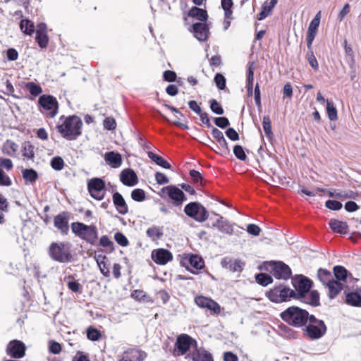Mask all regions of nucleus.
I'll return each instance as SVG.
<instances>
[{
  "mask_svg": "<svg viewBox=\"0 0 361 361\" xmlns=\"http://www.w3.org/2000/svg\"><path fill=\"white\" fill-rule=\"evenodd\" d=\"M266 269L269 271L275 279L279 280H288L291 278L292 271L288 265L281 261H270L266 263Z\"/></svg>",
  "mask_w": 361,
  "mask_h": 361,
  "instance_id": "obj_9",
  "label": "nucleus"
},
{
  "mask_svg": "<svg viewBox=\"0 0 361 361\" xmlns=\"http://www.w3.org/2000/svg\"><path fill=\"white\" fill-rule=\"evenodd\" d=\"M22 176L26 183L32 184L38 179V173L33 169H25L22 171Z\"/></svg>",
  "mask_w": 361,
  "mask_h": 361,
  "instance_id": "obj_35",
  "label": "nucleus"
},
{
  "mask_svg": "<svg viewBox=\"0 0 361 361\" xmlns=\"http://www.w3.org/2000/svg\"><path fill=\"white\" fill-rule=\"evenodd\" d=\"M197 346V341L188 334L178 336L175 343V349L177 350L178 355H187L190 348L195 349Z\"/></svg>",
  "mask_w": 361,
  "mask_h": 361,
  "instance_id": "obj_12",
  "label": "nucleus"
},
{
  "mask_svg": "<svg viewBox=\"0 0 361 361\" xmlns=\"http://www.w3.org/2000/svg\"><path fill=\"white\" fill-rule=\"evenodd\" d=\"M71 231L75 236L90 245H94L98 239V230L95 225H86L75 221L71 224Z\"/></svg>",
  "mask_w": 361,
  "mask_h": 361,
  "instance_id": "obj_4",
  "label": "nucleus"
},
{
  "mask_svg": "<svg viewBox=\"0 0 361 361\" xmlns=\"http://www.w3.org/2000/svg\"><path fill=\"white\" fill-rule=\"evenodd\" d=\"M146 235L152 241H155L159 240L163 236L164 233L161 227L152 226L147 230Z\"/></svg>",
  "mask_w": 361,
  "mask_h": 361,
  "instance_id": "obj_34",
  "label": "nucleus"
},
{
  "mask_svg": "<svg viewBox=\"0 0 361 361\" xmlns=\"http://www.w3.org/2000/svg\"><path fill=\"white\" fill-rule=\"evenodd\" d=\"M209 107L211 111L217 115H222L224 113L222 106L214 99L209 100Z\"/></svg>",
  "mask_w": 361,
  "mask_h": 361,
  "instance_id": "obj_53",
  "label": "nucleus"
},
{
  "mask_svg": "<svg viewBox=\"0 0 361 361\" xmlns=\"http://www.w3.org/2000/svg\"><path fill=\"white\" fill-rule=\"evenodd\" d=\"M12 185L11 178L0 169V186L9 187Z\"/></svg>",
  "mask_w": 361,
  "mask_h": 361,
  "instance_id": "obj_59",
  "label": "nucleus"
},
{
  "mask_svg": "<svg viewBox=\"0 0 361 361\" xmlns=\"http://www.w3.org/2000/svg\"><path fill=\"white\" fill-rule=\"evenodd\" d=\"M112 199L113 203L120 214L125 215L128 212V205L121 193L115 192L112 195Z\"/></svg>",
  "mask_w": 361,
  "mask_h": 361,
  "instance_id": "obj_25",
  "label": "nucleus"
},
{
  "mask_svg": "<svg viewBox=\"0 0 361 361\" xmlns=\"http://www.w3.org/2000/svg\"><path fill=\"white\" fill-rule=\"evenodd\" d=\"M24 87L29 91L30 94L33 97H37L42 92V87L34 82H25Z\"/></svg>",
  "mask_w": 361,
  "mask_h": 361,
  "instance_id": "obj_42",
  "label": "nucleus"
},
{
  "mask_svg": "<svg viewBox=\"0 0 361 361\" xmlns=\"http://www.w3.org/2000/svg\"><path fill=\"white\" fill-rule=\"evenodd\" d=\"M172 201V204L174 207H180L184 202L187 200V197L184 192L178 187L174 185H170L163 187L158 195L162 199L166 198V195Z\"/></svg>",
  "mask_w": 361,
  "mask_h": 361,
  "instance_id": "obj_8",
  "label": "nucleus"
},
{
  "mask_svg": "<svg viewBox=\"0 0 361 361\" xmlns=\"http://www.w3.org/2000/svg\"><path fill=\"white\" fill-rule=\"evenodd\" d=\"M315 24H317L316 21L314 23H310L308 27L306 38L307 49L312 47V42L317 34V28L319 26L315 25Z\"/></svg>",
  "mask_w": 361,
  "mask_h": 361,
  "instance_id": "obj_37",
  "label": "nucleus"
},
{
  "mask_svg": "<svg viewBox=\"0 0 361 361\" xmlns=\"http://www.w3.org/2000/svg\"><path fill=\"white\" fill-rule=\"evenodd\" d=\"M146 357L147 354L144 351L133 348L125 351L119 361H133V360H136V361H143Z\"/></svg>",
  "mask_w": 361,
  "mask_h": 361,
  "instance_id": "obj_22",
  "label": "nucleus"
},
{
  "mask_svg": "<svg viewBox=\"0 0 361 361\" xmlns=\"http://www.w3.org/2000/svg\"><path fill=\"white\" fill-rule=\"evenodd\" d=\"M212 227L216 228L220 232L225 234L232 235L233 233V225L221 216L213 223Z\"/></svg>",
  "mask_w": 361,
  "mask_h": 361,
  "instance_id": "obj_23",
  "label": "nucleus"
},
{
  "mask_svg": "<svg viewBox=\"0 0 361 361\" xmlns=\"http://www.w3.org/2000/svg\"><path fill=\"white\" fill-rule=\"evenodd\" d=\"M152 258L156 264L164 265L173 259V255L166 249L159 248L152 252Z\"/></svg>",
  "mask_w": 361,
  "mask_h": 361,
  "instance_id": "obj_17",
  "label": "nucleus"
},
{
  "mask_svg": "<svg viewBox=\"0 0 361 361\" xmlns=\"http://www.w3.org/2000/svg\"><path fill=\"white\" fill-rule=\"evenodd\" d=\"M180 264L187 270H189L191 273L195 274H197L199 270L204 268V262L199 255L189 253L183 255L180 261Z\"/></svg>",
  "mask_w": 361,
  "mask_h": 361,
  "instance_id": "obj_11",
  "label": "nucleus"
},
{
  "mask_svg": "<svg viewBox=\"0 0 361 361\" xmlns=\"http://www.w3.org/2000/svg\"><path fill=\"white\" fill-rule=\"evenodd\" d=\"M328 288V296L330 299H334L338 293L343 290V285L341 282L334 279L329 284L326 286Z\"/></svg>",
  "mask_w": 361,
  "mask_h": 361,
  "instance_id": "obj_29",
  "label": "nucleus"
},
{
  "mask_svg": "<svg viewBox=\"0 0 361 361\" xmlns=\"http://www.w3.org/2000/svg\"><path fill=\"white\" fill-rule=\"evenodd\" d=\"M295 300H299L305 304L310 305L314 307H319L321 305L319 293L317 290H310V291L307 295H305L304 298L302 299Z\"/></svg>",
  "mask_w": 361,
  "mask_h": 361,
  "instance_id": "obj_24",
  "label": "nucleus"
},
{
  "mask_svg": "<svg viewBox=\"0 0 361 361\" xmlns=\"http://www.w3.org/2000/svg\"><path fill=\"white\" fill-rule=\"evenodd\" d=\"M185 358L191 361H214L212 353L204 348H198V345L188 353Z\"/></svg>",
  "mask_w": 361,
  "mask_h": 361,
  "instance_id": "obj_16",
  "label": "nucleus"
},
{
  "mask_svg": "<svg viewBox=\"0 0 361 361\" xmlns=\"http://www.w3.org/2000/svg\"><path fill=\"white\" fill-rule=\"evenodd\" d=\"M104 128L108 130H113L116 127V123L114 118L111 117L106 118L103 121Z\"/></svg>",
  "mask_w": 361,
  "mask_h": 361,
  "instance_id": "obj_61",
  "label": "nucleus"
},
{
  "mask_svg": "<svg viewBox=\"0 0 361 361\" xmlns=\"http://www.w3.org/2000/svg\"><path fill=\"white\" fill-rule=\"evenodd\" d=\"M35 41L41 49L47 48L49 43V37L47 35V33L36 35Z\"/></svg>",
  "mask_w": 361,
  "mask_h": 361,
  "instance_id": "obj_49",
  "label": "nucleus"
},
{
  "mask_svg": "<svg viewBox=\"0 0 361 361\" xmlns=\"http://www.w3.org/2000/svg\"><path fill=\"white\" fill-rule=\"evenodd\" d=\"M325 206L326 208H328L331 210L338 211L342 208L343 204L341 202H339L338 200H329L326 201Z\"/></svg>",
  "mask_w": 361,
  "mask_h": 361,
  "instance_id": "obj_58",
  "label": "nucleus"
},
{
  "mask_svg": "<svg viewBox=\"0 0 361 361\" xmlns=\"http://www.w3.org/2000/svg\"><path fill=\"white\" fill-rule=\"evenodd\" d=\"M311 314L305 309L298 306H290L281 312V319L288 326L302 328L308 322Z\"/></svg>",
  "mask_w": 361,
  "mask_h": 361,
  "instance_id": "obj_1",
  "label": "nucleus"
},
{
  "mask_svg": "<svg viewBox=\"0 0 361 361\" xmlns=\"http://www.w3.org/2000/svg\"><path fill=\"white\" fill-rule=\"evenodd\" d=\"M305 59H307L308 63L314 71H317L319 70V63L314 54L312 47H311L310 49H307Z\"/></svg>",
  "mask_w": 361,
  "mask_h": 361,
  "instance_id": "obj_44",
  "label": "nucleus"
},
{
  "mask_svg": "<svg viewBox=\"0 0 361 361\" xmlns=\"http://www.w3.org/2000/svg\"><path fill=\"white\" fill-rule=\"evenodd\" d=\"M34 146L30 142H24L22 145V155L27 159L35 157Z\"/></svg>",
  "mask_w": 361,
  "mask_h": 361,
  "instance_id": "obj_41",
  "label": "nucleus"
},
{
  "mask_svg": "<svg viewBox=\"0 0 361 361\" xmlns=\"http://www.w3.org/2000/svg\"><path fill=\"white\" fill-rule=\"evenodd\" d=\"M104 159L106 164L114 169L120 167L122 164L121 154L114 151L106 152L104 155Z\"/></svg>",
  "mask_w": 361,
  "mask_h": 361,
  "instance_id": "obj_26",
  "label": "nucleus"
},
{
  "mask_svg": "<svg viewBox=\"0 0 361 361\" xmlns=\"http://www.w3.org/2000/svg\"><path fill=\"white\" fill-rule=\"evenodd\" d=\"M353 192L350 191L348 192H337L336 190L334 191H328V195L331 197H337L339 199H346V198H353Z\"/></svg>",
  "mask_w": 361,
  "mask_h": 361,
  "instance_id": "obj_54",
  "label": "nucleus"
},
{
  "mask_svg": "<svg viewBox=\"0 0 361 361\" xmlns=\"http://www.w3.org/2000/svg\"><path fill=\"white\" fill-rule=\"evenodd\" d=\"M334 275L336 281H345L348 275V271L343 266L336 265L333 268Z\"/></svg>",
  "mask_w": 361,
  "mask_h": 361,
  "instance_id": "obj_36",
  "label": "nucleus"
},
{
  "mask_svg": "<svg viewBox=\"0 0 361 361\" xmlns=\"http://www.w3.org/2000/svg\"><path fill=\"white\" fill-rule=\"evenodd\" d=\"M99 245L103 247L109 248L110 252L114 250V244L106 235L101 236L99 241Z\"/></svg>",
  "mask_w": 361,
  "mask_h": 361,
  "instance_id": "obj_48",
  "label": "nucleus"
},
{
  "mask_svg": "<svg viewBox=\"0 0 361 361\" xmlns=\"http://www.w3.org/2000/svg\"><path fill=\"white\" fill-rule=\"evenodd\" d=\"M265 295L274 303L286 302L294 300L293 289L283 283H280L267 291Z\"/></svg>",
  "mask_w": 361,
  "mask_h": 361,
  "instance_id": "obj_6",
  "label": "nucleus"
},
{
  "mask_svg": "<svg viewBox=\"0 0 361 361\" xmlns=\"http://www.w3.org/2000/svg\"><path fill=\"white\" fill-rule=\"evenodd\" d=\"M114 239L116 242L122 247H126L129 244V241L126 236L121 232H116L114 234Z\"/></svg>",
  "mask_w": 361,
  "mask_h": 361,
  "instance_id": "obj_57",
  "label": "nucleus"
},
{
  "mask_svg": "<svg viewBox=\"0 0 361 361\" xmlns=\"http://www.w3.org/2000/svg\"><path fill=\"white\" fill-rule=\"evenodd\" d=\"M291 284L294 300L302 299L307 295L313 286V281L302 274H296L291 277Z\"/></svg>",
  "mask_w": 361,
  "mask_h": 361,
  "instance_id": "obj_7",
  "label": "nucleus"
},
{
  "mask_svg": "<svg viewBox=\"0 0 361 361\" xmlns=\"http://www.w3.org/2000/svg\"><path fill=\"white\" fill-rule=\"evenodd\" d=\"M233 154L235 157L240 161H245L247 155L241 145H236L233 147Z\"/></svg>",
  "mask_w": 361,
  "mask_h": 361,
  "instance_id": "obj_56",
  "label": "nucleus"
},
{
  "mask_svg": "<svg viewBox=\"0 0 361 361\" xmlns=\"http://www.w3.org/2000/svg\"><path fill=\"white\" fill-rule=\"evenodd\" d=\"M71 247L69 242H52L49 247L48 254L55 262L69 263L73 260Z\"/></svg>",
  "mask_w": 361,
  "mask_h": 361,
  "instance_id": "obj_2",
  "label": "nucleus"
},
{
  "mask_svg": "<svg viewBox=\"0 0 361 361\" xmlns=\"http://www.w3.org/2000/svg\"><path fill=\"white\" fill-rule=\"evenodd\" d=\"M50 164L55 171H61L64 167V161L61 157L56 156L51 159Z\"/></svg>",
  "mask_w": 361,
  "mask_h": 361,
  "instance_id": "obj_52",
  "label": "nucleus"
},
{
  "mask_svg": "<svg viewBox=\"0 0 361 361\" xmlns=\"http://www.w3.org/2000/svg\"><path fill=\"white\" fill-rule=\"evenodd\" d=\"M262 126L266 135L268 137L271 138L273 137V133L269 116L267 115L263 117Z\"/></svg>",
  "mask_w": 361,
  "mask_h": 361,
  "instance_id": "obj_47",
  "label": "nucleus"
},
{
  "mask_svg": "<svg viewBox=\"0 0 361 361\" xmlns=\"http://www.w3.org/2000/svg\"><path fill=\"white\" fill-rule=\"evenodd\" d=\"M176 73L173 71L167 70L163 73V78L167 82H175L176 80Z\"/></svg>",
  "mask_w": 361,
  "mask_h": 361,
  "instance_id": "obj_64",
  "label": "nucleus"
},
{
  "mask_svg": "<svg viewBox=\"0 0 361 361\" xmlns=\"http://www.w3.org/2000/svg\"><path fill=\"white\" fill-rule=\"evenodd\" d=\"M317 277L319 281L325 286L334 280L331 271L323 268H319L317 270Z\"/></svg>",
  "mask_w": 361,
  "mask_h": 361,
  "instance_id": "obj_32",
  "label": "nucleus"
},
{
  "mask_svg": "<svg viewBox=\"0 0 361 361\" xmlns=\"http://www.w3.org/2000/svg\"><path fill=\"white\" fill-rule=\"evenodd\" d=\"M3 152L10 157H14L18 149V145L13 141L7 140L3 145Z\"/></svg>",
  "mask_w": 361,
  "mask_h": 361,
  "instance_id": "obj_39",
  "label": "nucleus"
},
{
  "mask_svg": "<svg viewBox=\"0 0 361 361\" xmlns=\"http://www.w3.org/2000/svg\"><path fill=\"white\" fill-rule=\"evenodd\" d=\"M221 265L223 268L231 272H241L245 266V263L241 259L233 260L232 258L229 257H225L221 259Z\"/></svg>",
  "mask_w": 361,
  "mask_h": 361,
  "instance_id": "obj_18",
  "label": "nucleus"
},
{
  "mask_svg": "<svg viewBox=\"0 0 361 361\" xmlns=\"http://www.w3.org/2000/svg\"><path fill=\"white\" fill-rule=\"evenodd\" d=\"M214 122L216 126L222 129L227 128L230 125L229 120L224 116L214 118Z\"/></svg>",
  "mask_w": 361,
  "mask_h": 361,
  "instance_id": "obj_60",
  "label": "nucleus"
},
{
  "mask_svg": "<svg viewBox=\"0 0 361 361\" xmlns=\"http://www.w3.org/2000/svg\"><path fill=\"white\" fill-rule=\"evenodd\" d=\"M326 331L327 327L324 322L313 314H311L308 322L302 327L303 335L312 341L320 339Z\"/></svg>",
  "mask_w": 361,
  "mask_h": 361,
  "instance_id": "obj_5",
  "label": "nucleus"
},
{
  "mask_svg": "<svg viewBox=\"0 0 361 361\" xmlns=\"http://www.w3.org/2000/svg\"><path fill=\"white\" fill-rule=\"evenodd\" d=\"M86 333L87 339L92 341H99L102 336L100 331L93 326H89Z\"/></svg>",
  "mask_w": 361,
  "mask_h": 361,
  "instance_id": "obj_46",
  "label": "nucleus"
},
{
  "mask_svg": "<svg viewBox=\"0 0 361 361\" xmlns=\"http://www.w3.org/2000/svg\"><path fill=\"white\" fill-rule=\"evenodd\" d=\"M214 80L219 90H224L226 88V80L223 74L220 73H216L214 76Z\"/></svg>",
  "mask_w": 361,
  "mask_h": 361,
  "instance_id": "obj_50",
  "label": "nucleus"
},
{
  "mask_svg": "<svg viewBox=\"0 0 361 361\" xmlns=\"http://www.w3.org/2000/svg\"><path fill=\"white\" fill-rule=\"evenodd\" d=\"M20 28L25 35L31 36L35 32L34 23L29 19H23L20 22Z\"/></svg>",
  "mask_w": 361,
  "mask_h": 361,
  "instance_id": "obj_38",
  "label": "nucleus"
},
{
  "mask_svg": "<svg viewBox=\"0 0 361 361\" xmlns=\"http://www.w3.org/2000/svg\"><path fill=\"white\" fill-rule=\"evenodd\" d=\"M212 135L214 137V138L216 140V141L218 142V143L219 144L221 147L223 148L224 149H225L226 152H228L229 149H228V142H227L226 140L225 139V137L223 135V133L221 130H219V129H217L214 127H212Z\"/></svg>",
  "mask_w": 361,
  "mask_h": 361,
  "instance_id": "obj_30",
  "label": "nucleus"
},
{
  "mask_svg": "<svg viewBox=\"0 0 361 361\" xmlns=\"http://www.w3.org/2000/svg\"><path fill=\"white\" fill-rule=\"evenodd\" d=\"M345 293V302L347 305L361 307V286L356 288L354 290Z\"/></svg>",
  "mask_w": 361,
  "mask_h": 361,
  "instance_id": "obj_21",
  "label": "nucleus"
},
{
  "mask_svg": "<svg viewBox=\"0 0 361 361\" xmlns=\"http://www.w3.org/2000/svg\"><path fill=\"white\" fill-rule=\"evenodd\" d=\"M131 198L135 202H142L146 198L145 192L140 188L134 189L131 192Z\"/></svg>",
  "mask_w": 361,
  "mask_h": 361,
  "instance_id": "obj_51",
  "label": "nucleus"
},
{
  "mask_svg": "<svg viewBox=\"0 0 361 361\" xmlns=\"http://www.w3.org/2000/svg\"><path fill=\"white\" fill-rule=\"evenodd\" d=\"M279 335L286 338L295 339L298 337V333L286 324L279 325Z\"/></svg>",
  "mask_w": 361,
  "mask_h": 361,
  "instance_id": "obj_31",
  "label": "nucleus"
},
{
  "mask_svg": "<svg viewBox=\"0 0 361 361\" xmlns=\"http://www.w3.org/2000/svg\"><path fill=\"white\" fill-rule=\"evenodd\" d=\"M54 224L62 235L68 234L69 231L68 218L66 212L59 214L54 217Z\"/></svg>",
  "mask_w": 361,
  "mask_h": 361,
  "instance_id": "obj_20",
  "label": "nucleus"
},
{
  "mask_svg": "<svg viewBox=\"0 0 361 361\" xmlns=\"http://www.w3.org/2000/svg\"><path fill=\"white\" fill-rule=\"evenodd\" d=\"M39 105L45 111L47 116L54 118L58 113L59 104L56 99L50 94H42L38 99Z\"/></svg>",
  "mask_w": 361,
  "mask_h": 361,
  "instance_id": "obj_13",
  "label": "nucleus"
},
{
  "mask_svg": "<svg viewBox=\"0 0 361 361\" xmlns=\"http://www.w3.org/2000/svg\"><path fill=\"white\" fill-rule=\"evenodd\" d=\"M188 30L200 42H205L209 37V27L206 22L195 23L190 27Z\"/></svg>",
  "mask_w": 361,
  "mask_h": 361,
  "instance_id": "obj_14",
  "label": "nucleus"
},
{
  "mask_svg": "<svg viewBox=\"0 0 361 361\" xmlns=\"http://www.w3.org/2000/svg\"><path fill=\"white\" fill-rule=\"evenodd\" d=\"M13 168V161L8 158L0 157V169H5L10 171Z\"/></svg>",
  "mask_w": 361,
  "mask_h": 361,
  "instance_id": "obj_63",
  "label": "nucleus"
},
{
  "mask_svg": "<svg viewBox=\"0 0 361 361\" xmlns=\"http://www.w3.org/2000/svg\"><path fill=\"white\" fill-rule=\"evenodd\" d=\"M326 112L330 121H334L338 119L337 109L334 104L328 99L326 100Z\"/></svg>",
  "mask_w": 361,
  "mask_h": 361,
  "instance_id": "obj_45",
  "label": "nucleus"
},
{
  "mask_svg": "<svg viewBox=\"0 0 361 361\" xmlns=\"http://www.w3.org/2000/svg\"><path fill=\"white\" fill-rule=\"evenodd\" d=\"M49 350L53 354H59L61 351V345L55 341H50L49 343Z\"/></svg>",
  "mask_w": 361,
  "mask_h": 361,
  "instance_id": "obj_62",
  "label": "nucleus"
},
{
  "mask_svg": "<svg viewBox=\"0 0 361 361\" xmlns=\"http://www.w3.org/2000/svg\"><path fill=\"white\" fill-rule=\"evenodd\" d=\"M82 126L81 118L73 115L66 117L62 124L57 126V129L63 137L68 140H73L81 135Z\"/></svg>",
  "mask_w": 361,
  "mask_h": 361,
  "instance_id": "obj_3",
  "label": "nucleus"
},
{
  "mask_svg": "<svg viewBox=\"0 0 361 361\" xmlns=\"http://www.w3.org/2000/svg\"><path fill=\"white\" fill-rule=\"evenodd\" d=\"M120 180L124 185L133 187L137 184L138 178L135 171L128 168L121 172Z\"/></svg>",
  "mask_w": 361,
  "mask_h": 361,
  "instance_id": "obj_19",
  "label": "nucleus"
},
{
  "mask_svg": "<svg viewBox=\"0 0 361 361\" xmlns=\"http://www.w3.org/2000/svg\"><path fill=\"white\" fill-rule=\"evenodd\" d=\"M255 281L258 284L267 286L273 282V279L267 273H259L255 274Z\"/></svg>",
  "mask_w": 361,
  "mask_h": 361,
  "instance_id": "obj_43",
  "label": "nucleus"
},
{
  "mask_svg": "<svg viewBox=\"0 0 361 361\" xmlns=\"http://www.w3.org/2000/svg\"><path fill=\"white\" fill-rule=\"evenodd\" d=\"M211 300V298L200 295L195 298V302L198 307L207 309L209 307Z\"/></svg>",
  "mask_w": 361,
  "mask_h": 361,
  "instance_id": "obj_55",
  "label": "nucleus"
},
{
  "mask_svg": "<svg viewBox=\"0 0 361 361\" xmlns=\"http://www.w3.org/2000/svg\"><path fill=\"white\" fill-rule=\"evenodd\" d=\"M188 16L189 17L195 18L200 20L201 23L207 22L208 19V14L205 9L200 8L197 6L192 7L188 13Z\"/></svg>",
  "mask_w": 361,
  "mask_h": 361,
  "instance_id": "obj_28",
  "label": "nucleus"
},
{
  "mask_svg": "<svg viewBox=\"0 0 361 361\" xmlns=\"http://www.w3.org/2000/svg\"><path fill=\"white\" fill-rule=\"evenodd\" d=\"M105 183L100 178H93L87 183L88 191L91 190H104Z\"/></svg>",
  "mask_w": 361,
  "mask_h": 361,
  "instance_id": "obj_40",
  "label": "nucleus"
},
{
  "mask_svg": "<svg viewBox=\"0 0 361 361\" xmlns=\"http://www.w3.org/2000/svg\"><path fill=\"white\" fill-rule=\"evenodd\" d=\"M6 353L13 358H21L25 354V345L20 341L13 340L7 345Z\"/></svg>",
  "mask_w": 361,
  "mask_h": 361,
  "instance_id": "obj_15",
  "label": "nucleus"
},
{
  "mask_svg": "<svg viewBox=\"0 0 361 361\" xmlns=\"http://www.w3.org/2000/svg\"><path fill=\"white\" fill-rule=\"evenodd\" d=\"M147 155L149 158L151 159L158 166L166 169H170L171 168V165L160 155H158L152 152H148Z\"/></svg>",
  "mask_w": 361,
  "mask_h": 361,
  "instance_id": "obj_33",
  "label": "nucleus"
},
{
  "mask_svg": "<svg viewBox=\"0 0 361 361\" xmlns=\"http://www.w3.org/2000/svg\"><path fill=\"white\" fill-rule=\"evenodd\" d=\"M331 229L339 234H346L348 231V226L346 222L339 221L335 219H330L329 222Z\"/></svg>",
  "mask_w": 361,
  "mask_h": 361,
  "instance_id": "obj_27",
  "label": "nucleus"
},
{
  "mask_svg": "<svg viewBox=\"0 0 361 361\" xmlns=\"http://www.w3.org/2000/svg\"><path fill=\"white\" fill-rule=\"evenodd\" d=\"M185 214L195 221L202 223L209 216L207 209L199 202H191L184 207Z\"/></svg>",
  "mask_w": 361,
  "mask_h": 361,
  "instance_id": "obj_10",
  "label": "nucleus"
}]
</instances>
